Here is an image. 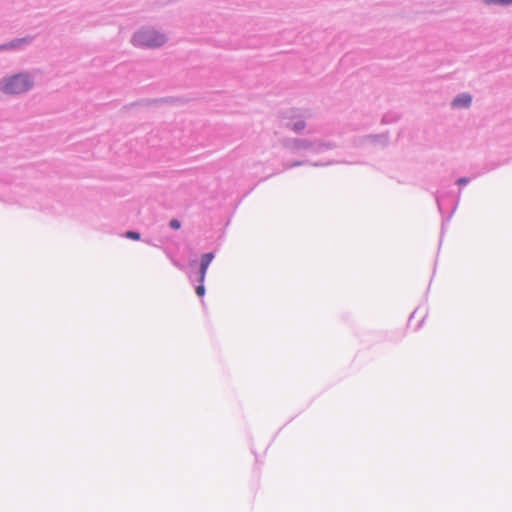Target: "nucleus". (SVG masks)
<instances>
[{"instance_id":"15","label":"nucleus","mask_w":512,"mask_h":512,"mask_svg":"<svg viewBox=\"0 0 512 512\" xmlns=\"http://www.w3.org/2000/svg\"><path fill=\"white\" fill-rule=\"evenodd\" d=\"M169 227L173 230H178L181 228V221L177 218H173L169 221Z\"/></svg>"},{"instance_id":"19","label":"nucleus","mask_w":512,"mask_h":512,"mask_svg":"<svg viewBox=\"0 0 512 512\" xmlns=\"http://www.w3.org/2000/svg\"><path fill=\"white\" fill-rule=\"evenodd\" d=\"M436 200H437V204H438L439 209H441V207H440V201H439L438 197H436Z\"/></svg>"},{"instance_id":"17","label":"nucleus","mask_w":512,"mask_h":512,"mask_svg":"<svg viewBox=\"0 0 512 512\" xmlns=\"http://www.w3.org/2000/svg\"><path fill=\"white\" fill-rule=\"evenodd\" d=\"M196 292L201 297L204 295L205 290H196Z\"/></svg>"},{"instance_id":"6","label":"nucleus","mask_w":512,"mask_h":512,"mask_svg":"<svg viewBox=\"0 0 512 512\" xmlns=\"http://www.w3.org/2000/svg\"><path fill=\"white\" fill-rule=\"evenodd\" d=\"M175 102V99L173 97H163V98H156V99H141L135 102H132L125 106V108H132L136 106H143V107H151L153 105L157 104H164V103H173Z\"/></svg>"},{"instance_id":"14","label":"nucleus","mask_w":512,"mask_h":512,"mask_svg":"<svg viewBox=\"0 0 512 512\" xmlns=\"http://www.w3.org/2000/svg\"><path fill=\"white\" fill-rule=\"evenodd\" d=\"M306 163H308V161L296 160V161H293L291 163L284 164V168L285 169H291V168H294V167H298V166L304 165Z\"/></svg>"},{"instance_id":"8","label":"nucleus","mask_w":512,"mask_h":512,"mask_svg":"<svg viewBox=\"0 0 512 512\" xmlns=\"http://www.w3.org/2000/svg\"><path fill=\"white\" fill-rule=\"evenodd\" d=\"M389 132H383L380 134H369L362 137V142L369 140L373 144H380L382 147H387L389 144Z\"/></svg>"},{"instance_id":"9","label":"nucleus","mask_w":512,"mask_h":512,"mask_svg":"<svg viewBox=\"0 0 512 512\" xmlns=\"http://www.w3.org/2000/svg\"><path fill=\"white\" fill-rule=\"evenodd\" d=\"M336 147H337V145L334 142L323 141V140L318 139V145H317L318 153H320V152H322L324 150H331V149H334Z\"/></svg>"},{"instance_id":"7","label":"nucleus","mask_w":512,"mask_h":512,"mask_svg":"<svg viewBox=\"0 0 512 512\" xmlns=\"http://www.w3.org/2000/svg\"><path fill=\"white\" fill-rule=\"evenodd\" d=\"M472 104V95L469 93L458 94L451 102L452 108H469Z\"/></svg>"},{"instance_id":"3","label":"nucleus","mask_w":512,"mask_h":512,"mask_svg":"<svg viewBox=\"0 0 512 512\" xmlns=\"http://www.w3.org/2000/svg\"><path fill=\"white\" fill-rule=\"evenodd\" d=\"M317 145L318 139L288 138L283 141V146L292 152L309 150L313 153H318Z\"/></svg>"},{"instance_id":"18","label":"nucleus","mask_w":512,"mask_h":512,"mask_svg":"<svg viewBox=\"0 0 512 512\" xmlns=\"http://www.w3.org/2000/svg\"><path fill=\"white\" fill-rule=\"evenodd\" d=\"M313 166H322L323 164L322 163H319V162H315V163H311Z\"/></svg>"},{"instance_id":"5","label":"nucleus","mask_w":512,"mask_h":512,"mask_svg":"<svg viewBox=\"0 0 512 512\" xmlns=\"http://www.w3.org/2000/svg\"><path fill=\"white\" fill-rule=\"evenodd\" d=\"M34 39L35 36L30 35L22 38L12 39L11 41L0 45V51L19 49L22 46L30 45L34 41Z\"/></svg>"},{"instance_id":"12","label":"nucleus","mask_w":512,"mask_h":512,"mask_svg":"<svg viewBox=\"0 0 512 512\" xmlns=\"http://www.w3.org/2000/svg\"><path fill=\"white\" fill-rule=\"evenodd\" d=\"M488 5L508 6L512 4V0H484Z\"/></svg>"},{"instance_id":"11","label":"nucleus","mask_w":512,"mask_h":512,"mask_svg":"<svg viewBox=\"0 0 512 512\" xmlns=\"http://www.w3.org/2000/svg\"><path fill=\"white\" fill-rule=\"evenodd\" d=\"M399 116L395 113L389 112L383 115L381 119L382 124H391L398 121Z\"/></svg>"},{"instance_id":"13","label":"nucleus","mask_w":512,"mask_h":512,"mask_svg":"<svg viewBox=\"0 0 512 512\" xmlns=\"http://www.w3.org/2000/svg\"><path fill=\"white\" fill-rule=\"evenodd\" d=\"M124 236L131 240H140L141 239V233L136 230H128L125 232Z\"/></svg>"},{"instance_id":"4","label":"nucleus","mask_w":512,"mask_h":512,"mask_svg":"<svg viewBox=\"0 0 512 512\" xmlns=\"http://www.w3.org/2000/svg\"><path fill=\"white\" fill-rule=\"evenodd\" d=\"M213 258H214L213 252H207V253L202 254L200 263H199V270L197 273L198 285H195L194 288H205L204 287L205 274H206L207 268L210 265Z\"/></svg>"},{"instance_id":"10","label":"nucleus","mask_w":512,"mask_h":512,"mask_svg":"<svg viewBox=\"0 0 512 512\" xmlns=\"http://www.w3.org/2000/svg\"><path fill=\"white\" fill-rule=\"evenodd\" d=\"M286 126L288 128H290L292 131H294L295 133L299 134L305 129L306 122L304 120H299L293 124L288 123Z\"/></svg>"},{"instance_id":"16","label":"nucleus","mask_w":512,"mask_h":512,"mask_svg":"<svg viewBox=\"0 0 512 512\" xmlns=\"http://www.w3.org/2000/svg\"><path fill=\"white\" fill-rule=\"evenodd\" d=\"M471 178L469 177H460L456 180V184L459 186H465L470 182Z\"/></svg>"},{"instance_id":"1","label":"nucleus","mask_w":512,"mask_h":512,"mask_svg":"<svg viewBox=\"0 0 512 512\" xmlns=\"http://www.w3.org/2000/svg\"><path fill=\"white\" fill-rule=\"evenodd\" d=\"M34 87V79L28 72H19L0 79V91L6 95H19Z\"/></svg>"},{"instance_id":"2","label":"nucleus","mask_w":512,"mask_h":512,"mask_svg":"<svg viewBox=\"0 0 512 512\" xmlns=\"http://www.w3.org/2000/svg\"><path fill=\"white\" fill-rule=\"evenodd\" d=\"M168 38L151 27H142L134 32L131 43L135 47L155 49L163 46Z\"/></svg>"}]
</instances>
